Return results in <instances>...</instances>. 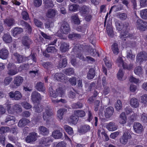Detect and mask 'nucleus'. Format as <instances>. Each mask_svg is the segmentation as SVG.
I'll return each instance as SVG.
<instances>
[{
  "instance_id": "f257e3e1",
  "label": "nucleus",
  "mask_w": 147,
  "mask_h": 147,
  "mask_svg": "<svg viewBox=\"0 0 147 147\" xmlns=\"http://www.w3.org/2000/svg\"><path fill=\"white\" fill-rule=\"evenodd\" d=\"M7 67L8 69L7 74L9 76L15 75L18 72L16 66L13 63H9Z\"/></svg>"
},
{
  "instance_id": "f03ea898",
  "label": "nucleus",
  "mask_w": 147,
  "mask_h": 147,
  "mask_svg": "<svg viewBox=\"0 0 147 147\" xmlns=\"http://www.w3.org/2000/svg\"><path fill=\"white\" fill-rule=\"evenodd\" d=\"M136 27L140 31H145L146 28L147 29V22L141 19H138L136 22Z\"/></svg>"
},
{
  "instance_id": "7ed1b4c3",
  "label": "nucleus",
  "mask_w": 147,
  "mask_h": 147,
  "mask_svg": "<svg viewBox=\"0 0 147 147\" xmlns=\"http://www.w3.org/2000/svg\"><path fill=\"white\" fill-rule=\"evenodd\" d=\"M70 30V27L68 23L65 21L63 22L60 28L61 32L62 34H67L69 32Z\"/></svg>"
},
{
  "instance_id": "20e7f679",
  "label": "nucleus",
  "mask_w": 147,
  "mask_h": 147,
  "mask_svg": "<svg viewBox=\"0 0 147 147\" xmlns=\"http://www.w3.org/2000/svg\"><path fill=\"white\" fill-rule=\"evenodd\" d=\"M22 45L25 47L26 49H28L30 48V45L32 44V42L28 36H24L22 38Z\"/></svg>"
},
{
  "instance_id": "39448f33",
  "label": "nucleus",
  "mask_w": 147,
  "mask_h": 147,
  "mask_svg": "<svg viewBox=\"0 0 147 147\" xmlns=\"http://www.w3.org/2000/svg\"><path fill=\"white\" fill-rule=\"evenodd\" d=\"M45 111L43 113V118L44 120L47 121H48L50 117L53 115L51 109L47 107L45 109Z\"/></svg>"
},
{
  "instance_id": "423d86ee",
  "label": "nucleus",
  "mask_w": 147,
  "mask_h": 147,
  "mask_svg": "<svg viewBox=\"0 0 147 147\" xmlns=\"http://www.w3.org/2000/svg\"><path fill=\"white\" fill-rule=\"evenodd\" d=\"M130 133L127 132L124 133L122 136L120 138V142L121 143L125 144L128 141V140L131 138Z\"/></svg>"
},
{
  "instance_id": "0eeeda50",
  "label": "nucleus",
  "mask_w": 147,
  "mask_h": 147,
  "mask_svg": "<svg viewBox=\"0 0 147 147\" xmlns=\"http://www.w3.org/2000/svg\"><path fill=\"white\" fill-rule=\"evenodd\" d=\"M137 58V61L140 63L145 61L147 60V54L145 52H141L138 54Z\"/></svg>"
},
{
  "instance_id": "6e6552de",
  "label": "nucleus",
  "mask_w": 147,
  "mask_h": 147,
  "mask_svg": "<svg viewBox=\"0 0 147 147\" xmlns=\"http://www.w3.org/2000/svg\"><path fill=\"white\" fill-rule=\"evenodd\" d=\"M114 109L112 107H109L106 108L105 111V116L107 118H110L113 115Z\"/></svg>"
},
{
  "instance_id": "1a4fd4ad",
  "label": "nucleus",
  "mask_w": 147,
  "mask_h": 147,
  "mask_svg": "<svg viewBox=\"0 0 147 147\" xmlns=\"http://www.w3.org/2000/svg\"><path fill=\"white\" fill-rule=\"evenodd\" d=\"M133 128L135 132L138 134L141 133L144 130L143 126L139 122H134Z\"/></svg>"
},
{
  "instance_id": "9d476101",
  "label": "nucleus",
  "mask_w": 147,
  "mask_h": 147,
  "mask_svg": "<svg viewBox=\"0 0 147 147\" xmlns=\"http://www.w3.org/2000/svg\"><path fill=\"white\" fill-rule=\"evenodd\" d=\"M31 99L34 102H36L41 99V97L39 93L36 91L33 92L31 95Z\"/></svg>"
},
{
  "instance_id": "9b49d317",
  "label": "nucleus",
  "mask_w": 147,
  "mask_h": 147,
  "mask_svg": "<svg viewBox=\"0 0 147 147\" xmlns=\"http://www.w3.org/2000/svg\"><path fill=\"white\" fill-rule=\"evenodd\" d=\"M16 62L19 63H22L25 61V57L17 53H15L13 54Z\"/></svg>"
},
{
  "instance_id": "f8f14e48",
  "label": "nucleus",
  "mask_w": 147,
  "mask_h": 147,
  "mask_svg": "<svg viewBox=\"0 0 147 147\" xmlns=\"http://www.w3.org/2000/svg\"><path fill=\"white\" fill-rule=\"evenodd\" d=\"M36 133L35 132H32L29 134L26 140L28 143L34 142L36 140Z\"/></svg>"
},
{
  "instance_id": "ddd939ff",
  "label": "nucleus",
  "mask_w": 147,
  "mask_h": 147,
  "mask_svg": "<svg viewBox=\"0 0 147 147\" xmlns=\"http://www.w3.org/2000/svg\"><path fill=\"white\" fill-rule=\"evenodd\" d=\"M9 53L8 50L5 48H3L0 50V58L6 59L8 57Z\"/></svg>"
},
{
  "instance_id": "4468645a",
  "label": "nucleus",
  "mask_w": 147,
  "mask_h": 147,
  "mask_svg": "<svg viewBox=\"0 0 147 147\" xmlns=\"http://www.w3.org/2000/svg\"><path fill=\"white\" fill-rule=\"evenodd\" d=\"M52 140L50 138H43L40 141V144L43 146H49Z\"/></svg>"
},
{
  "instance_id": "2eb2a0df",
  "label": "nucleus",
  "mask_w": 147,
  "mask_h": 147,
  "mask_svg": "<svg viewBox=\"0 0 147 147\" xmlns=\"http://www.w3.org/2000/svg\"><path fill=\"white\" fill-rule=\"evenodd\" d=\"M82 49V48L79 45H76L73 48L71 52V54L74 56L78 55V53L81 52Z\"/></svg>"
},
{
  "instance_id": "dca6fc26",
  "label": "nucleus",
  "mask_w": 147,
  "mask_h": 147,
  "mask_svg": "<svg viewBox=\"0 0 147 147\" xmlns=\"http://www.w3.org/2000/svg\"><path fill=\"white\" fill-rule=\"evenodd\" d=\"M55 79L58 81L61 82L65 80L66 78L65 77V75L61 73H57L55 75Z\"/></svg>"
},
{
  "instance_id": "f3484780",
  "label": "nucleus",
  "mask_w": 147,
  "mask_h": 147,
  "mask_svg": "<svg viewBox=\"0 0 147 147\" xmlns=\"http://www.w3.org/2000/svg\"><path fill=\"white\" fill-rule=\"evenodd\" d=\"M90 129V126L87 125H84L81 126L80 129H79V132L81 134H85L89 131Z\"/></svg>"
},
{
  "instance_id": "a211bd4d",
  "label": "nucleus",
  "mask_w": 147,
  "mask_h": 147,
  "mask_svg": "<svg viewBox=\"0 0 147 147\" xmlns=\"http://www.w3.org/2000/svg\"><path fill=\"white\" fill-rule=\"evenodd\" d=\"M119 37L122 40H125V39L124 38H125L128 37L131 38H132V35L130 34L127 31L125 32L122 31L120 33Z\"/></svg>"
},
{
  "instance_id": "6ab92c4d",
  "label": "nucleus",
  "mask_w": 147,
  "mask_h": 147,
  "mask_svg": "<svg viewBox=\"0 0 147 147\" xmlns=\"http://www.w3.org/2000/svg\"><path fill=\"white\" fill-rule=\"evenodd\" d=\"M78 120V117L76 115H72L69 118L68 122L69 123L75 125L77 123Z\"/></svg>"
},
{
  "instance_id": "aec40b11",
  "label": "nucleus",
  "mask_w": 147,
  "mask_h": 147,
  "mask_svg": "<svg viewBox=\"0 0 147 147\" xmlns=\"http://www.w3.org/2000/svg\"><path fill=\"white\" fill-rule=\"evenodd\" d=\"M4 22L5 24L9 27L13 26L15 23L14 19L12 18H9L6 19L4 20Z\"/></svg>"
},
{
  "instance_id": "412c9836",
  "label": "nucleus",
  "mask_w": 147,
  "mask_h": 147,
  "mask_svg": "<svg viewBox=\"0 0 147 147\" xmlns=\"http://www.w3.org/2000/svg\"><path fill=\"white\" fill-rule=\"evenodd\" d=\"M95 75V71L94 69L92 68H90L87 74V77L88 80L92 79Z\"/></svg>"
},
{
  "instance_id": "4be33fe9",
  "label": "nucleus",
  "mask_w": 147,
  "mask_h": 147,
  "mask_svg": "<svg viewBox=\"0 0 147 147\" xmlns=\"http://www.w3.org/2000/svg\"><path fill=\"white\" fill-rule=\"evenodd\" d=\"M23 79L21 76H17L14 78L13 82L14 84L17 86H19L22 83Z\"/></svg>"
},
{
  "instance_id": "5701e85b",
  "label": "nucleus",
  "mask_w": 147,
  "mask_h": 147,
  "mask_svg": "<svg viewBox=\"0 0 147 147\" xmlns=\"http://www.w3.org/2000/svg\"><path fill=\"white\" fill-rule=\"evenodd\" d=\"M35 88L38 91L43 92L45 90L44 83L40 82H37L35 86Z\"/></svg>"
},
{
  "instance_id": "b1692460",
  "label": "nucleus",
  "mask_w": 147,
  "mask_h": 147,
  "mask_svg": "<svg viewBox=\"0 0 147 147\" xmlns=\"http://www.w3.org/2000/svg\"><path fill=\"white\" fill-rule=\"evenodd\" d=\"M53 137L55 139H59L62 137V134L60 131L56 130L54 131L52 134Z\"/></svg>"
},
{
  "instance_id": "393cba45",
  "label": "nucleus",
  "mask_w": 147,
  "mask_h": 147,
  "mask_svg": "<svg viewBox=\"0 0 147 147\" xmlns=\"http://www.w3.org/2000/svg\"><path fill=\"white\" fill-rule=\"evenodd\" d=\"M38 129L40 133L44 135H47L49 133V129L44 126H40Z\"/></svg>"
},
{
  "instance_id": "a878e982",
  "label": "nucleus",
  "mask_w": 147,
  "mask_h": 147,
  "mask_svg": "<svg viewBox=\"0 0 147 147\" xmlns=\"http://www.w3.org/2000/svg\"><path fill=\"white\" fill-rule=\"evenodd\" d=\"M29 122V121L28 119L22 118L19 121L18 125L19 127H22L26 125Z\"/></svg>"
},
{
  "instance_id": "bb28decb",
  "label": "nucleus",
  "mask_w": 147,
  "mask_h": 147,
  "mask_svg": "<svg viewBox=\"0 0 147 147\" xmlns=\"http://www.w3.org/2000/svg\"><path fill=\"white\" fill-rule=\"evenodd\" d=\"M69 47V45L68 43L63 42L60 47V50L61 52L65 53L68 51Z\"/></svg>"
},
{
  "instance_id": "cd10ccee",
  "label": "nucleus",
  "mask_w": 147,
  "mask_h": 147,
  "mask_svg": "<svg viewBox=\"0 0 147 147\" xmlns=\"http://www.w3.org/2000/svg\"><path fill=\"white\" fill-rule=\"evenodd\" d=\"M107 129L110 131H113L116 130L117 127L113 122H110L106 126Z\"/></svg>"
},
{
  "instance_id": "c85d7f7f",
  "label": "nucleus",
  "mask_w": 147,
  "mask_h": 147,
  "mask_svg": "<svg viewBox=\"0 0 147 147\" xmlns=\"http://www.w3.org/2000/svg\"><path fill=\"white\" fill-rule=\"evenodd\" d=\"M23 29L21 28L16 27L12 31L13 36H15L17 35L20 34L23 32Z\"/></svg>"
},
{
  "instance_id": "c756f323",
  "label": "nucleus",
  "mask_w": 147,
  "mask_h": 147,
  "mask_svg": "<svg viewBox=\"0 0 147 147\" xmlns=\"http://www.w3.org/2000/svg\"><path fill=\"white\" fill-rule=\"evenodd\" d=\"M130 104L131 106L134 108H137L139 106L138 100L134 98H132L131 99Z\"/></svg>"
},
{
  "instance_id": "7c9ffc66",
  "label": "nucleus",
  "mask_w": 147,
  "mask_h": 147,
  "mask_svg": "<svg viewBox=\"0 0 147 147\" xmlns=\"http://www.w3.org/2000/svg\"><path fill=\"white\" fill-rule=\"evenodd\" d=\"M56 13V11L53 9H50L48 10L47 14V16L50 18H52L54 17Z\"/></svg>"
},
{
  "instance_id": "2f4dec72",
  "label": "nucleus",
  "mask_w": 147,
  "mask_h": 147,
  "mask_svg": "<svg viewBox=\"0 0 147 147\" xmlns=\"http://www.w3.org/2000/svg\"><path fill=\"white\" fill-rule=\"evenodd\" d=\"M119 120V122L121 124H124L126 123L127 119L124 112H123L121 114Z\"/></svg>"
},
{
  "instance_id": "473e14b6",
  "label": "nucleus",
  "mask_w": 147,
  "mask_h": 147,
  "mask_svg": "<svg viewBox=\"0 0 147 147\" xmlns=\"http://www.w3.org/2000/svg\"><path fill=\"white\" fill-rule=\"evenodd\" d=\"M111 49L113 54L116 55L118 54L119 49L117 44L116 43H113L111 46Z\"/></svg>"
},
{
  "instance_id": "72a5a7b5",
  "label": "nucleus",
  "mask_w": 147,
  "mask_h": 147,
  "mask_svg": "<svg viewBox=\"0 0 147 147\" xmlns=\"http://www.w3.org/2000/svg\"><path fill=\"white\" fill-rule=\"evenodd\" d=\"M3 39L4 41L7 43H9L12 41V38L10 35L7 33L5 34L4 35Z\"/></svg>"
},
{
  "instance_id": "f704fd0d",
  "label": "nucleus",
  "mask_w": 147,
  "mask_h": 147,
  "mask_svg": "<svg viewBox=\"0 0 147 147\" xmlns=\"http://www.w3.org/2000/svg\"><path fill=\"white\" fill-rule=\"evenodd\" d=\"M67 109L65 108L61 109L58 110L57 116L60 119L63 118V116L64 113L66 112Z\"/></svg>"
},
{
  "instance_id": "c9c22d12",
  "label": "nucleus",
  "mask_w": 147,
  "mask_h": 147,
  "mask_svg": "<svg viewBox=\"0 0 147 147\" xmlns=\"http://www.w3.org/2000/svg\"><path fill=\"white\" fill-rule=\"evenodd\" d=\"M13 111L17 113H19L22 111V107L19 105L16 104L14 105L12 107Z\"/></svg>"
},
{
  "instance_id": "e433bc0d",
  "label": "nucleus",
  "mask_w": 147,
  "mask_h": 147,
  "mask_svg": "<svg viewBox=\"0 0 147 147\" xmlns=\"http://www.w3.org/2000/svg\"><path fill=\"white\" fill-rule=\"evenodd\" d=\"M42 65L45 68L47 69H50L53 67V65L50 62L47 61L42 63Z\"/></svg>"
},
{
  "instance_id": "4c0bfd02",
  "label": "nucleus",
  "mask_w": 147,
  "mask_h": 147,
  "mask_svg": "<svg viewBox=\"0 0 147 147\" xmlns=\"http://www.w3.org/2000/svg\"><path fill=\"white\" fill-rule=\"evenodd\" d=\"M67 62L66 58H64L61 59L59 61V67L60 68H64L67 65Z\"/></svg>"
},
{
  "instance_id": "58836bf2",
  "label": "nucleus",
  "mask_w": 147,
  "mask_h": 147,
  "mask_svg": "<svg viewBox=\"0 0 147 147\" xmlns=\"http://www.w3.org/2000/svg\"><path fill=\"white\" fill-rule=\"evenodd\" d=\"M10 121L11 124L14 123L15 121V118L14 117L10 115H8L7 116L5 120V123H8V122Z\"/></svg>"
},
{
  "instance_id": "ea45409f",
  "label": "nucleus",
  "mask_w": 147,
  "mask_h": 147,
  "mask_svg": "<svg viewBox=\"0 0 147 147\" xmlns=\"http://www.w3.org/2000/svg\"><path fill=\"white\" fill-rule=\"evenodd\" d=\"M115 107L116 110L117 111H119L121 109L122 107V104L120 100H117L115 105Z\"/></svg>"
},
{
  "instance_id": "a19ab883",
  "label": "nucleus",
  "mask_w": 147,
  "mask_h": 147,
  "mask_svg": "<svg viewBox=\"0 0 147 147\" xmlns=\"http://www.w3.org/2000/svg\"><path fill=\"white\" fill-rule=\"evenodd\" d=\"M64 128L66 132L69 134L72 135L73 134V131L72 128L67 125H65L64 126Z\"/></svg>"
},
{
  "instance_id": "79ce46f5",
  "label": "nucleus",
  "mask_w": 147,
  "mask_h": 147,
  "mask_svg": "<svg viewBox=\"0 0 147 147\" xmlns=\"http://www.w3.org/2000/svg\"><path fill=\"white\" fill-rule=\"evenodd\" d=\"M79 7V5L76 4H73L69 5V9L72 11H77Z\"/></svg>"
},
{
  "instance_id": "37998d69",
  "label": "nucleus",
  "mask_w": 147,
  "mask_h": 147,
  "mask_svg": "<svg viewBox=\"0 0 147 147\" xmlns=\"http://www.w3.org/2000/svg\"><path fill=\"white\" fill-rule=\"evenodd\" d=\"M71 18L75 24H80V20L76 14L72 15Z\"/></svg>"
},
{
  "instance_id": "c03bdc74",
  "label": "nucleus",
  "mask_w": 147,
  "mask_h": 147,
  "mask_svg": "<svg viewBox=\"0 0 147 147\" xmlns=\"http://www.w3.org/2000/svg\"><path fill=\"white\" fill-rule=\"evenodd\" d=\"M10 130L9 127L7 126H2L0 129V133L2 134L8 132Z\"/></svg>"
},
{
  "instance_id": "a18cd8bd",
  "label": "nucleus",
  "mask_w": 147,
  "mask_h": 147,
  "mask_svg": "<svg viewBox=\"0 0 147 147\" xmlns=\"http://www.w3.org/2000/svg\"><path fill=\"white\" fill-rule=\"evenodd\" d=\"M140 15L142 19H147V9H144L141 11Z\"/></svg>"
},
{
  "instance_id": "49530a36",
  "label": "nucleus",
  "mask_w": 147,
  "mask_h": 147,
  "mask_svg": "<svg viewBox=\"0 0 147 147\" xmlns=\"http://www.w3.org/2000/svg\"><path fill=\"white\" fill-rule=\"evenodd\" d=\"M135 73L138 75H140L143 73L142 69L140 66H138L135 68L134 70Z\"/></svg>"
},
{
  "instance_id": "de8ad7c7",
  "label": "nucleus",
  "mask_w": 147,
  "mask_h": 147,
  "mask_svg": "<svg viewBox=\"0 0 147 147\" xmlns=\"http://www.w3.org/2000/svg\"><path fill=\"white\" fill-rule=\"evenodd\" d=\"M54 6L53 2L51 0H47L45 1V7L46 8L52 7Z\"/></svg>"
},
{
  "instance_id": "09e8293b",
  "label": "nucleus",
  "mask_w": 147,
  "mask_h": 147,
  "mask_svg": "<svg viewBox=\"0 0 147 147\" xmlns=\"http://www.w3.org/2000/svg\"><path fill=\"white\" fill-rule=\"evenodd\" d=\"M15 97L14 100H20L22 97V95L21 93L19 91H16L14 92Z\"/></svg>"
},
{
  "instance_id": "8fccbe9b",
  "label": "nucleus",
  "mask_w": 147,
  "mask_h": 147,
  "mask_svg": "<svg viewBox=\"0 0 147 147\" xmlns=\"http://www.w3.org/2000/svg\"><path fill=\"white\" fill-rule=\"evenodd\" d=\"M80 10V13L82 16L87 14L88 13V8L85 5L82 7Z\"/></svg>"
},
{
  "instance_id": "3c124183",
  "label": "nucleus",
  "mask_w": 147,
  "mask_h": 147,
  "mask_svg": "<svg viewBox=\"0 0 147 147\" xmlns=\"http://www.w3.org/2000/svg\"><path fill=\"white\" fill-rule=\"evenodd\" d=\"M56 92L58 95L62 97L65 93V90L62 88H58L56 90Z\"/></svg>"
},
{
  "instance_id": "603ef678",
  "label": "nucleus",
  "mask_w": 147,
  "mask_h": 147,
  "mask_svg": "<svg viewBox=\"0 0 147 147\" xmlns=\"http://www.w3.org/2000/svg\"><path fill=\"white\" fill-rule=\"evenodd\" d=\"M48 53H54L57 52V50L55 47H48L47 48L46 51Z\"/></svg>"
},
{
  "instance_id": "864d4df0",
  "label": "nucleus",
  "mask_w": 147,
  "mask_h": 147,
  "mask_svg": "<svg viewBox=\"0 0 147 147\" xmlns=\"http://www.w3.org/2000/svg\"><path fill=\"white\" fill-rule=\"evenodd\" d=\"M116 63L118 66L121 67L124 65V63L122 57H119L117 58Z\"/></svg>"
},
{
  "instance_id": "5fc2aeb1",
  "label": "nucleus",
  "mask_w": 147,
  "mask_h": 147,
  "mask_svg": "<svg viewBox=\"0 0 147 147\" xmlns=\"http://www.w3.org/2000/svg\"><path fill=\"white\" fill-rule=\"evenodd\" d=\"M74 73V70L73 68H69L65 69L64 73L67 75H71Z\"/></svg>"
},
{
  "instance_id": "6e6d98bb",
  "label": "nucleus",
  "mask_w": 147,
  "mask_h": 147,
  "mask_svg": "<svg viewBox=\"0 0 147 147\" xmlns=\"http://www.w3.org/2000/svg\"><path fill=\"white\" fill-rule=\"evenodd\" d=\"M127 57L129 59L133 60L135 58V55H133L131 50H129L127 51Z\"/></svg>"
},
{
  "instance_id": "4d7b16f0",
  "label": "nucleus",
  "mask_w": 147,
  "mask_h": 147,
  "mask_svg": "<svg viewBox=\"0 0 147 147\" xmlns=\"http://www.w3.org/2000/svg\"><path fill=\"white\" fill-rule=\"evenodd\" d=\"M124 74L122 70L120 69L117 74V76L118 79L120 80H123Z\"/></svg>"
},
{
  "instance_id": "13d9d810",
  "label": "nucleus",
  "mask_w": 147,
  "mask_h": 147,
  "mask_svg": "<svg viewBox=\"0 0 147 147\" xmlns=\"http://www.w3.org/2000/svg\"><path fill=\"white\" fill-rule=\"evenodd\" d=\"M35 111L38 113H40L42 111L43 107L40 105H35L34 107Z\"/></svg>"
},
{
  "instance_id": "bf43d9fd",
  "label": "nucleus",
  "mask_w": 147,
  "mask_h": 147,
  "mask_svg": "<svg viewBox=\"0 0 147 147\" xmlns=\"http://www.w3.org/2000/svg\"><path fill=\"white\" fill-rule=\"evenodd\" d=\"M22 107L26 109H29L31 108L32 106L27 102L24 101L21 103Z\"/></svg>"
},
{
  "instance_id": "052dcab7",
  "label": "nucleus",
  "mask_w": 147,
  "mask_h": 147,
  "mask_svg": "<svg viewBox=\"0 0 147 147\" xmlns=\"http://www.w3.org/2000/svg\"><path fill=\"white\" fill-rule=\"evenodd\" d=\"M83 107V104L79 102H77L76 103H74L72 105V107L73 108H81Z\"/></svg>"
},
{
  "instance_id": "680f3d73",
  "label": "nucleus",
  "mask_w": 147,
  "mask_h": 147,
  "mask_svg": "<svg viewBox=\"0 0 147 147\" xmlns=\"http://www.w3.org/2000/svg\"><path fill=\"white\" fill-rule=\"evenodd\" d=\"M81 37V35L80 34L74 33L70 34L68 35V38L71 39H74L75 38H80Z\"/></svg>"
},
{
  "instance_id": "e2e57ef3",
  "label": "nucleus",
  "mask_w": 147,
  "mask_h": 147,
  "mask_svg": "<svg viewBox=\"0 0 147 147\" xmlns=\"http://www.w3.org/2000/svg\"><path fill=\"white\" fill-rule=\"evenodd\" d=\"M42 4V0H34L33 4L34 6L39 7Z\"/></svg>"
},
{
  "instance_id": "0e129e2a",
  "label": "nucleus",
  "mask_w": 147,
  "mask_h": 147,
  "mask_svg": "<svg viewBox=\"0 0 147 147\" xmlns=\"http://www.w3.org/2000/svg\"><path fill=\"white\" fill-rule=\"evenodd\" d=\"M77 115L79 117H84L86 115L85 112L82 110H78L76 111Z\"/></svg>"
},
{
  "instance_id": "69168bd1",
  "label": "nucleus",
  "mask_w": 147,
  "mask_h": 147,
  "mask_svg": "<svg viewBox=\"0 0 147 147\" xmlns=\"http://www.w3.org/2000/svg\"><path fill=\"white\" fill-rule=\"evenodd\" d=\"M88 117L87 120L90 122L93 119V117L92 112L90 110H88L87 114Z\"/></svg>"
},
{
  "instance_id": "338daca9",
  "label": "nucleus",
  "mask_w": 147,
  "mask_h": 147,
  "mask_svg": "<svg viewBox=\"0 0 147 147\" xmlns=\"http://www.w3.org/2000/svg\"><path fill=\"white\" fill-rule=\"evenodd\" d=\"M34 22L37 26L41 28L42 27L43 24L40 21L35 19L34 20Z\"/></svg>"
},
{
  "instance_id": "774afa93",
  "label": "nucleus",
  "mask_w": 147,
  "mask_h": 147,
  "mask_svg": "<svg viewBox=\"0 0 147 147\" xmlns=\"http://www.w3.org/2000/svg\"><path fill=\"white\" fill-rule=\"evenodd\" d=\"M141 102L144 104L147 103V94H144L140 97Z\"/></svg>"
}]
</instances>
